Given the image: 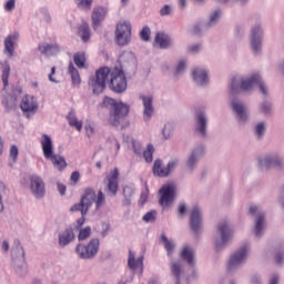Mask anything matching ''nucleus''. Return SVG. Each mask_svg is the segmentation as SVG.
Wrapping results in <instances>:
<instances>
[{
  "label": "nucleus",
  "mask_w": 284,
  "mask_h": 284,
  "mask_svg": "<svg viewBox=\"0 0 284 284\" xmlns=\"http://www.w3.org/2000/svg\"><path fill=\"white\" fill-rule=\"evenodd\" d=\"M189 50L190 52L196 53L199 50H201V44H193Z\"/></svg>",
  "instance_id": "nucleus-63"
},
{
  "label": "nucleus",
  "mask_w": 284,
  "mask_h": 284,
  "mask_svg": "<svg viewBox=\"0 0 284 284\" xmlns=\"http://www.w3.org/2000/svg\"><path fill=\"white\" fill-rule=\"evenodd\" d=\"M74 241V231L72 227H67L58 234V245L60 247H68Z\"/></svg>",
  "instance_id": "nucleus-20"
},
{
  "label": "nucleus",
  "mask_w": 284,
  "mask_h": 284,
  "mask_svg": "<svg viewBox=\"0 0 284 284\" xmlns=\"http://www.w3.org/2000/svg\"><path fill=\"white\" fill-rule=\"evenodd\" d=\"M221 17V10H215L214 13L210 18V23H214Z\"/></svg>",
  "instance_id": "nucleus-57"
},
{
  "label": "nucleus",
  "mask_w": 284,
  "mask_h": 284,
  "mask_svg": "<svg viewBox=\"0 0 284 284\" xmlns=\"http://www.w3.org/2000/svg\"><path fill=\"white\" fill-rule=\"evenodd\" d=\"M270 284H278V275H273L270 281Z\"/></svg>",
  "instance_id": "nucleus-64"
},
{
  "label": "nucleus",
  "mask_w": 284,
  "mask_h": 284,
  "mask_svg": "<svg viewBox=\"0 0 284 284\" xmlns=\"http://www.w3.org/2000/svg\"><path fill=\"white\" fill-rule=\"evenodd\" d=\"M90 234H92V229L90 226L81 229L78 235V240L85 241L90 236Z\"/></svg>",
  "instance_id": "nucleus-46"
},
{
  "label": "nucleus",
  "mask_w": 284,
  "mask_h": 284,
  "mask_svg": "<svg viewBox=\"0 0 284 284\" xmlns=\"http://www.w3.org/2000/svg\"><path fill=\"white\" fill-rule=\"evenodd\" d=\"M160 243H162L166 251V256L171 262V276H173L174 283L179 284V262H174V254H176V241L169 239L165 233H161Z\"/></svg>",
  "instance_id": "nucleus-6"
},
{
  "label": "nucleus",
  "mask_w": 284,
  "mask_h": 284,
  "mask_svg": "<svg viewBox=\"0 0 284 284\" xmlns=\"http://www.w3.org/2000/svg\"><path fill=\"white\" fill-rule=\"evenodd\" d=\"M193 79L199 85H205L210 81V78L207 77V71L200 68H195L193 70Z\"/></svg>",
  "instance_id": "nucleus-27"
},
{
  "label": "nucleus",
  "mask_w": 284,
  "mask_h": 284,
  "mask_svg": "<svg viewBox=\"0 0 284 284\" xmlns=\"http://www.w3.org/2000/svg\"><path fill=\"white\" fill-rule=\"evenodd\" d=\"M153 45L160 48L161 50H168L172 45V38L165 32H158L154 38Z\"/></svg>",
  "instance_id": "nucleus-21"
},
{
  "label": "nucleus",
  "mask_w": 284,
  "mask_h": 284,
  "mask_svg": "<svg viewBox=\"0 0 284 284\" xmlns=\"http://www.w3.org/2000/svg\"><path fill=\"white\" fill-rule=\"evenodd\" d=\"M79 37H81L84 43H88V41H90V27L88 26V23H82L79 27Z\"/></svg>",
  "instance_id": "nucleus-39"
},
{
  "label": "nucleus",
  "mask_w": 284,
  "mask_h": 284,
  "mask_svg": "<svg viewBox=\"0 0 284 284\" xmlns=\"http://www.w3.org/2000/svg\"><path fill=\"white\" fill-rule=\"evenodd\" d=\"M69 74L71 75V81L73 85H81V74H79V70L74 68L72 62L69 63Z\"/></svg>",
  "instance_id": "nucleus-34"
},
{
  "label": "nucleus",
  "mask_w": 284,
  "mask_h": 284,
  "mask_svg": "<svg viewBox=\"0 0 284 284\" xmlns=\"http://www.w3.org/2000/svg\"><path fill=\"white\" fill-rule=\"evenodd\" d=\"M254 85H258L260 92H262V94H267V87H265V82L261 80V75H258V73L253 74L250 79L242 80L240 90L247 92L252 90Z\"/></svg>",
  "instance_id": "nucleus-13"
},
{
  "label": "nucleus",
  "mask_w": 284,
  "mask_h": 284,
  "mask_svg": "<svg viewBox=\"0 0 284 284\" xmlns=\"http://www.w3.org/2000/svg\"><path fill=\"white\" fill-rule=\"evenodd\" d=\"M19 156V148L17 145H12L10 148V159L13 163H17V158Z\"/></svg>",
  "instance_id": "nucleus-50"
},
{
  "label": "nucleus",
  "mask_w": 284,
  "mask_h": 284,
  "mask_svg": "<svg viewBox=\"0 0 284 284\" xmlns=\"http://www.w3.org/2000/svg\"><path fill=\"white\" fill-rule=\"evenodd\" d=\"M106 192L109 196H115L119 192V169L116 168L106 175Z\"/></svg>",
  "instance_id": "nucleus-16"
},
{
  "label": "nucleus",
  "mask_w": 284,
  "mask_h": 284,
  "mask_svg": "<svg viewBox=\"0 0 284 284\" xmlns=\"http://www.w3.org/2000/svg\"><path fill=\"white\" fill-rule=\"evenodd\" d=\"M108 17V8L105 7H95L92 12V23L94 30L101 26V21H103Z\"/></svg>",
  "instance_id": "nucleus-22"
},
{
  "label": "nucleus",
  "mask_w": 284,
  "mask_h": 284,
  "mask_svg": "<svg viewBox=\"0 0 284 284\" xmlns=\"http://www.w3.org/2000/svg\"><path fill=\"white\" fill-rule=\"evenodd\" d=\"M162 71L171 77L179 74V63L166 62L162 65Z\"/></svg>",
  "instance_id": "nucleus-35"
},
{
  "label": "nucleus",
  "mask_w": 284,
  "mask_h": 284,
  "mask_svg": "<svg viewBox=\"0 0 284 284\" xmlns=\"http://www.w3.org/2000/svg\"><path fill=\"white\" fill-rule=\"evenodd\" d=\"M217 232L220 233L221 242H216V247L221 248L224 245H227V242L232 239V230L227 226V222H222L219 225Z\"/></svg>",
  "instance_id": "nucleus-19"
},
{
  "label": "nucleus",
  "mask_w": 284,
  "mask_h": 284,
  "mask_svg": "<svg viewBox=\"0 0 284 284\" xmlns=\"http://www.w3.org/2000/svg\"><path fill=\"white\" fill-rule=\"evenodd\" d=\"M173 8L170 4H165L161 10H160V16L161 17H169V14H172Z\"/></svg>",
  "instance_id": "nucleus-49"
},
{
  "label": "nucleus",
  "mask_w": 284,
  "mask_h": 284,
  "mask_svg": "<svg viewBox=\"0 0 284 284\" xmlns=\"http://www.w3.org/2000/svg\"><path fill=\"white\" fill-rule=\"evenodd\" d=\"M3 194H6V184L0 181V212H3Z\"/></svg>",
  "instance_id": "nucleus-51"
},
{
  "label": "nucleus",
  "mask_w": 284,
  "mask_h": 284,
  "mask_svg": "<svg viewBox=\"0 0 284 284\" xmlns=\"http://www.w3.org/2000/svg\"><path fill=\"white\" fill-rule=\"evenodd\" d=\"M65 190L67 187L64 184L58 183V192L61 194V196L65 195Z\"/></svg>",
  "instance_id": "nucleus-60"
},
{
  "label": "nucleus",
  "mask_w": 284,
  "mask_h": 284,
  "mask_svg": "<svg viewBox=\"0 0 284 284\" xmlns=\"http://www.w3.org/2000/svg\"><path fill=\"white\" fill-rule=\"evenodd\" d=\"M206 128H207V120L205 119V114L200 113L197 115V132H200L202 136H205Z\"/></svg>",
  "instance_id": "nucleus-38"
},
{
  "label": "nucleus",
  "mask_w": 284,
  "mask_h": 284,
  "mask_svg": "<svg viewBox=\"0 0 284 284\" xmlns=\"http://www.w3.org/2000/svg\"><path fill=\"white\" fill-rule=\"evenodd\" d=\"M67 121L69 122V125L71 128H75L78 132H81V130H83V121L77 118V113L74 112V110L69 111V113L67 114Z\"/></svg>",
  "instance_id": "nucleus-26"
},
{
  "label": "nucleus",
  "mask_w": 284,
  "mask_h": 284,
  "mask_svg": "<svg viewBox=\"0 0 284 284\" xmlns=\"http://www.w3.org/2000/svg\"><path fill=\"white\" fill-rule=\"evenodd\" d=\"M132 39V26L129 21L121 20L115 28V42L118 45H128Z\"/></svg>",
  "instance_id": "nucleus-10"
},
{
  "label": "nucleus",
  "mask_w": 284,
  "mask_h": 284,
  "mask_svg": "<svg viewBox=\"0 0 284 284\" xmlns=\"http://www.w3.org/2000/svg\"><path fill=\"white\" fill-rule=\"evenodd\" d=\"M178 162L176 160L170 161L166 166H163L162 160H155L153 164V174L154 176H160L165 179L169 174H172L176 170Z\"/></svg>",
  "instance_id": "nucleus-12"
},
{
  "label": "nucleus",
  "mask_w": 284,
  "mask_h": 284,
  "mask_svg": "<svg viewBox=\"0 0 284 284\" xmlns=\"http://www.w3.org/2000/svg\"><path fill=\"white\" fill-rule=\"evenodd\" d=\"M204 152L205 150L203 149V146L195 149L187 160L189 168H194V165H196V161H199L201 156H203Z\"/></svg>",
  "instance_id": "nucleus-32"
},
{
  "label": "nucleus",
  "mask_w": 284,
  "mask_h": 284,
  "mask_svg": "<svg viewBox=\"0 0 284 284\" xmlns=\"http://www.w3.org/2000/svg\"><path fill=\"white\" fill-rule=\"evenodd\" d=\"M19 41V33L14 32L10 36H8L4 39V51L9 54V57L14 55V43Z\"/></svg>",
  "instance_id": "nucleus-25"
},
{
  "label": "nucleus",
  "mask_w": 284,
  "mask_h": 284,
  "mask_svg": "<svg viewBox=\"0 0 284 284\" xmlns=\"http://www.w3.org/2000/svg\"><path fill=\"white\" fill-rule=\"evenodd\" d=\"M80 179H81V174L78 171L71 174V181H73V183H79Z\"/></svg>",
  "instance_id": "nucleus-58"
},
{
  "label": "nucleus",
  "mask_w": 284,
  "mask_h": 284,
  "mask_svg": "<svg viewBox=\"0 0 284 284\" xmlns=\"http://www.w3.org/2000/svg\"><path fill=\"white\" fill-rule=\"evenodd\" d=\"M162 135L164 139H170L172 136V124H165L163 130H162Z\"/></svg>",
  "instance_id": "nucleus-52"
},
{
  "label": "nucleus",
  "mask_w": 284,
  "mask_h": 284,
  "mask_svg": "<svg viewBox=\"0 0 284 284\" xmlns=\"http://www.w3.org/2000/svg\"><path fill=\"white\" fill-rule=\"evenodd\" d=\"M128 266L133 272H136V270L139 267L140 268V274H143V255H141L136 258L135 255H134V252L129 251Z\"/></svg>",
  "instance_id": "nucleus-23"
},
{
  "label": "nucleus",
  "mask_w": 284,
  "mask_h": 284,
  "mask_svg": "<svg viewBox=\"0 0 284 284\" xmlns=\"http://www.w3.org/2000/svg\"><path fill=\"white\" fill-rule=\"evenodd\" d=\"M140 100L143 105V121L149 123V121H152V116H154V97L141 94Z\"/></svg>",
  "instance_id": "nucleus-15"
},
{
  "label": "nucleus",
  "mask_w": 284,
  "mask_h": 284,
  "mask_svg": "<svg viewBox=\"0 0 284 284\" xmlns=\"http://www.w3.org/2000/svg\"><path fill=\"white\" fill-rule=\"evenodd\" d=\"M55 72H57V68L53 67L51 69V73L49 74V81H51L52 83H59V81H57V79H54V77H52L53 74H55Z\"/></svg>",
  "instance_id": "nucleus-59"
},
{
  "label": "nucleus",
  "mask_w": 284,
  "mask_h": 284,
  "mask_svg": "<svg viewBox=\"0 0 284 284\" xmlns=\"http://www.w3.org/2000/svg\"><path fill=\"white\" fill-rule=\"evenodd\" d=\"M108 81H110V68L102 67L95 71V74L89 78V90L92 91V94H103L105 88H108Z\"/></svg>",
  "instance_id": "nucleus-5"
},
{
  "label": "nucleus",
  "mask_w": 284,
  "mask_h": 284,
  "mask_svg": "<svg viewBox=\"0 0 284 284\" xmlns=\"http://www.w3.org/2000/svg\"><path fill=\"white\" fill-rule=\"evenodd\" d=\"M123 201L122 205H125L126 207L132 205V196H134V189L131 186H124L123 187Z\"/></svg>",
  "instance_id": "nucleus-36"
},
{
  "label": "nucleus",
  "mask_w": 284,
  "mask_h": 284,
  "mask_svg": "<svg viewBox=\"0 0 284 284\" xmlns=\"http://www.w3.org/2000/svg\"><path fill=\"white\" fill-rule=\"evenodd\" d=\"M73 62L75 63L77 68L83 70L85 68V52H77L73 55Z\"/></svg>",
  "instance_id": "nucleus-40"
},
{
  "label": "nucleus",
  "mask_w": 284,
  "mask_h": 284,
  "mask_svg": "<svg viewBox=\"0 0 284 284\" xmlns=\"http://www.w3.org/2000/svg\"><path fill=\"white\" fill-rule=\"evenodd\" d=\"M40 143L44 159H47V161H51L55 170L63 172V170L68 168V162H65L64 156L54 153V143L52 142V138L48 134H43Z\"/></svg>",
  "instance_id": "nucleus-3"
},
{
  "label": "nucleus",
  "mask_w": 284,
  "mask_h": 284,
  "mask_svg": "<svg viewBox=\"0 0 284 284\" xmlns=\"http://www.w3.org/2000/svg\"><path fill=\"white\" fill-rule=\"evenodd\" d=\"M265 222V215H258L256 224H255V235L261 236V232H263V223Z\"/></svg>",
  "instance_id": "nucleus-44"
},
{
  "label": "nucleus",
  "mask_w": 284,
  "mask_h": 284,
  "mask_svg": "<svg viewBox=\"0 0 284 284\" xmlns=\"http://www.w3.org/2000/svg\"><path fill=\"white\" fill-rule=\"evenodd\" d=\"M261 37H263V31L261 27H255L251 33V48L255 52L261 51Z\"/></svg>",
  "instance_id": "nucleus-24"
},
{
  "label": "nucleus",
  "mask_w": 284,
  "mask_h": 284,
  "mask_svg": "<svg viewBox=\"0 0 284 284\" xmlns=\"http://www.w3.org/2000/svg\"><path fill=\"white\" fill-rule=\"evenodd\" d=\"M38 50L44 57H53V54H59V44H39Z\"/></svg>",
  "instance_id": "nucleus-29"
},
{
  "label": "nucleus",
  "mask_w": 284,
  "mask_h": 284,
  "mask_svg": "<svg viewBox=\"0 0 284 284\" xmlns=\"http://www.w3.org/2000/svg\"><path fill=\"white\" fill-rule=\"evenodd\" d=\"M120 61L123 65H129L130 68H136V55L132 51H124L120 55Z\"/></svg>",
  "instance_id": "nucleus-28"
},
{
  "label": "nucleus",
  "mask_w": 284,
  "mask_h": 284,
  "mask_svg": "<svg viewBox=\"0 0 284 284\" xmlns=\"http://www.w3.org/2000/svg\"><path fill=\"white\" fill-rule=\"evenodd\" d=\"M159 205L162 207V212H168L174 201H176V185L175 184H164L159 190Z\"/></svg>",
  "instance_id": "nucleus-8"
},
{
  "label": "nucleus",
  "mask_w": 284,
  "mask_h": 284,
  "mask_svg": "<svg viewBox=\"0 0 284 284\" xmlns=\"http://www.w3.org/2000/svg\"><path fill=\"white\" fill-rule=\"evenodd\" d=\"M150 34H152L150 27H143L140 32V38L142 39V41H150Z\"/></svg>",
  "instance_id": "nucleus-47"
},
{
  "label": "nucleus",
  "mask_w": 284,
  "mask_h": 284,
  "mask_svg": "<svg viewBox=\"0 0 284 284\" xmlns=\"http://www.w3.org/2000/svg\"><path fill=\"white\" fill-rule=\"evenodd\" d=\"M2 105H4L8 112L14 110V108H17V98L10 97L9 99L2 100Z\"/></svg>",
  "instance_id": "nucleus-43"
},
{
  "label": "nucleus",
  "mask_w": 284,
  "mask_h": 284,
  "mask_svg": "<svg viewBox=\"0 0 284 284\" xmlns=\"http://www.w3.org/2000/svg\"><path fill=\"white\" fill-rule=\"evenodd\" d=\"M233 112H235L241 121L247 120V113L245 112V105L241 102H232Z\"/></svg>",
  "instance_id": "nucleus-33"
},
{
  "label": "nucleus",
  "mask_w": 284,
  "mask_h": 284,
  "mask_svg": "<svg viewBox=\"0 0 284 284\" xmlns=\"http://www.w3.org/2000/svg\"><path fill=\"white\" fill-rule=\"evenodd\" d=\"M108 232H110V224L102 223L101 236L105 239V236H108Z\"/></svg>",
  "instance_id": "nucleus-56"
},
{
  "label": "nucleus",
  "mask_w": 284,
  "mask_h": 284,
  "mask_svg": "<svg viewBox=\"0 0 284 284\" xmlns=\"http://www.w3.org/2000/svg\"><path fill=\"white\" fill-rule=\"evenodd\" d=\"M156 211H149L142 216L144 223H154L156 221Z\"/></svg>",
  "instance_id": "nucleus-45"
},
{
  "label": "nucleus",
  "mask_w": 284,
  "mask_h": 284,
  "mask_svg": "<svg viewBox=\"0 0 284 284\" xmlns=\"http://www.w3.org/2000/svg\"><path fill=\"white\" fill-rule=\"evenodd\" d=\"M12 267L18 276H28V262L26 261V250L21 241L14 240L11 247Z\"/></svg>",
  "instance_id": "nucleus-4"
},
{
  "label": "nucleus",
  "mask_w": 284,
  "mask_h": 284,
  "mask_svg": "<svg viewBox=\"0 0 284 284\" xmlns=\"http://www.w3.org/2000/svg\"><path fill=\"white\" fill-rule=\"evenodd\" d=\"M102 108L109 110V123L114 128L121 125V122L125 120V116L130 114V105L116 100L105 97L102 101Z\"/></svg>",
  "instance_id": "nucleus-1"
},
{
  "label": "nucleus",
  "mask_w": 284,
  "mask_h": 284,
  "mask_svg": "<svg viewBox=\"0 0 284 284\" xmlns=\"http://www.w3.org/2000/svg\"><path fill=\"white\" fill-rule=\"evenodd\" d=\"M30 192L34 199H43L45 196V182L39 175H31L30 179Z\"/></svg>",
  "instance_id": "nucleus-14"
},
{
  "label": "nucleus",
  "mask_w": 284,
  "mask_h": 284,
  "mask_svg": "<svg viewBox=\"0 0 284 284\" xmlns=\"http://www.w3.org/2000/svg\"><path fill=\"white\" fill-rule=\"evenodd\" d=\"M142 154L146 163H152L154 161V145L148 144Z\"/></svg>",
  "instance_id": "nucleus-41"
},
{
  "label": "nucleus",
  "mask_w": 284,
  "mask_h": 284,
  "mask_svg": "<svg viewBox=\"0 0 284 284\" xmlns=\"http://www.w3.org/2000/svg\"><path fill=\"white\" fill-rule=\"evenodd\" d=\"M181 258L187 263V265H194V250L190 246H184L181 252Z\"/></svg>",
  "instance_id": "nucleus-31"
},
{
  "label": "nucleus",
  "mask_w": 284,
  "mask_h": 284,
  "mask_svg": "<svg viewBox=\"0 0 284 284\" xmlns=\"http://www.w3.org/2000/svg\"><path fill=\"white\" fill-rule=\"evenodd\" d=\"M79 8H92L93 0H75Z\"/></svg>",
  "instance_id": "nucleus-55"
},
{
  "label": "nucleus",
  "mask_w": 284,
  "mask_h": 284,
  "mask_svg": "<svg viewBox=\"0 0 284 284\" xmlns=\"http://www.w3.org/2000/svg\"><path fill=\"white\" fill-rule=\"evenodd\" d=\"M93 203H95L97 210L103 207V205H105V195L103 194V191H99L97 194L94 193V190L87 189L81 202L71 206L70 212H81L82 216H85Z\"/></svg>",
  "instance_id": "nucleus-2"
},
{
  "label": "nucleus",
  "mask_w": 284,
  "mask_h": 284,
  "mask_svg": "<svg viewBox=\"0 0 284 284\" xmlns=\"http://www.w3.org/2000/svg\"><path fill=\"white\" fill-rule=\"evenodd\" d=\"M124 141L131 145L134 154H136V156H141V154H143V143H141V141L132 138V136H126L124 138Z\"/></svg>",
  "instance_id": "nucleus-30"
},
{
  "label": "nucleus",
  "mask_w": 284,
  "mask_h": 284,
  "mask_svg": "<svg viewBox=\"0 0 284 284\" xmlns=\"http://www.w3.org/2000/svg\"><path fill=\"white\" fill-rule=\"evenodd\" d=\"M99 239H92L88 245L85 244H78L75 247V254L79 256V258H82L83 261H90L99 254Z\"/></svg>",
  "instance_id": "nucleus-9"
},
{
  "label": "nucleus",
  "mask_w": 284,
  "mask_h": 284,
  "mask_svg": "<svg viewBox=\"0 0 284 284\" xmlns=\"http://www.w3.org/2000/svg\"><path fill=\"white\" fill-rule=\"evenodd\" d=\"M109 78V87L112 92L123 94V92L128 90V79H125V72H123V69H110Z\"/></svg>",
  "instance_id": "nucleus-7"
},
{
  "label": "nucleus",
  "mask_w": 284,
  "mask_h": 284,
  "mask_svg": "<svg viewBox=\"0 0 284 284\" xmlns=\"http://www.w3.org/2000/svg\"><path fill=\"white\" fill-rule=\"evenodd\" d=\"M1 65H2V83L4 88H8V79H10V64L8 62H3Z\"/></svg>",
  "instance_id": "nucleus-42"
},
{
  "label": "nucleus",
  "mask_w": 284,
  "mask_h": 284,
  "mask_svg": "<svg viewBox=\"0 0 284 284\" xmlns=\"http://www.w3.org/2000/svg\"><path fill=\"white\" fill-rule=\"evenodd\" d=\"M261 165H265V168H281L282 162L278 158H266L265 160H260Z\"/></svg>",
  "instance_id": "nucleus-37"
},
{
  "label": "nucleus",
  "mask_w": 284,
  "mask_h": 284,
  "mask_svg": "<svg viewBox=\"0 0 284 284\" xmlns=\"http://www.w3.org/2000/svg\"><path fill=\"white\" fill-rule=\"evenodd\" d=\"M1 247L2 252H10V243L7 240L2 242Z\"/></svg>",
  "instance_id": "nucleus-61"
},
{
  "label": "nucleus",
  "mask_w": 284,
  "mask_h": 284,
  "mask_svg": "<svg viewBox=\"0 0 284 284\" xmlns=\"http://www.w3.org/2000/svg\"><path fill=\"white\" fill-rule=\"evenodd\" d=\"M16 3H17V0H7L4 3L6 12H12V10H14Z\"/></svg>",
  "instance_id": "nucleus-53"
},
{
  "label": "nucleus",
  "mask_w": 284,
  "mask_h": 284,
  "mask_svg": "<svg viewBox=\"0 0 284 284\" xmlns=\"http://www.w3.org/2000/svg\"><path fill=\"white\" fill-rule=\"evenodd\" d=\"M190 225L191 230L199 234L201 227H203V217L201 215V209L199 206H194L191 216H190Z\"/></svg>",
  "instance_id": "nucleus-18"
},
{
  "label": "nucleus",
  "mask_w": 284,
  "mask_h": 284,
  "mask_svg": "<svg viewBox=\"0 0 284 284\" xmlns=\"http://www.w3.org/2000/svg\"><path fill=\"white\" fill-rule=\"evenodd\" d=\"M84 130H85V134H87L88 139H92V135L97 134V130L94 129L92 123H87L84 126Z\"/></svg>",
  "instance_id": "nucleus-48"
},
{
  "label": "nucleus",
  "mask_w": 284,
  "mask_h": 284,
  "mask_svg": "<svg viewBox=\"0 0 284 284\" xmlns=\"http://www.w3.org/2000/svg\"><path fill=\"white\" fill-rule=\"evenodd\" d=\"M275 263H277V265H281V263H283V253H276Z\"/></svg>",
  "instance_id": "nucleus-62"
},
{
  "label": "nucleus",
  "mask_w": 284,
  "mask_h": 284,
  "mask_svg": "<svg viewBox=\"0 0 284 284\" xmlns=\"http://www.w3.org/2000/svg\"><path fill=\"white\" fill-rule=\"evenodd\" d=\"M20 110H22L27 119H32L39 110V100L34 95H24L20 102Z\"/></svg>",
  "instance_id": "nucleus-11"
},
{
  "label": "nucleus",
  "mask_w": 284,
  "mask_h": 284,
  "mask_svg": "<svg viewBox=\"0 0 284 284\" xmlns=\"http://www.w3.org/2000/svg\"><path fill=\"white\" fill-rule=\"evenodd\" d=\"M255 132L258 139H261V136L265 134V124H263V122L258 123L255 128Z\"/></svg>",
  "instance_id": "nucleus-54"
},
{
  "label": "nucleus",
  "mask_w": 284,
  "mask_h": 284,
  "mask_svg": "<svg viewBox=\"0 0 284 284\" xmlns=\"http://www.w3.org/2000/svg\"><path fill=\"white\" fill-rule=\"evenodd\" d=\"M247 258V246H242L235 254H233L229 261L227 268L234 270V267H239L241 263Z\"/></svg>",
  "instance_id": "nucleus-17"
}]
</instances>
